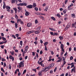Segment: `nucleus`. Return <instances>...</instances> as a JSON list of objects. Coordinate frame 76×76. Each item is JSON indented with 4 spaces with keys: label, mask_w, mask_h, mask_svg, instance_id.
Masks as SVG:
<instances>
[{
    "label": "nucleus",
    "mask_w": 76,
    "mask_h": 76,
    "mask_svg": "<svg viewBox=\"0 0 76 76\" xmlns=\"http://www.w3.org/2000/svg\"><path fill=\"white\" fill-rule=\"evenodd\" d=\"M42 53H43L42 51V50L40 51V54H42Z\"/></svg>",
    "instance_id": "nucleus-59"
},
{
    "label": "nucleus",
    "mask_w": 76,
    "mask_h": 76,
    "mask_svg": "<svg viewBox=\"0 0 76 76\" xmlns=\"http://www.w3.org/2000/svg\"><path fill=\"white\" fill-rule=\"evenodd\" d=\"M35 34H39V31H36L35 32Z\"/></svg>",
    "instance_id": "nucleus-24"
},
{
    "label": "nucleus",
    "mask_w": 76,
    "mask_h": 76,
    "mask_svg": "<svg viewBox=\"0 0 76 76\" xmlns=\"http://www.w3.org/2000/svg\"><path fill=\"white\" fill-rule=\"evenodd\" d=\"M34 43L36 45H37V44H38V42H37V41L35 42Z\"/></svg>",
    "instance_id": "nucleus-57"
},
{
    "label": "nucleus",
    "mask_w": 76,
    "mask_h": 76,
    "mask_svg": "<svg viewBox=\"0 0 76 76\" xmlns=\"http://www.w3.org/2000/svg\"><path fill=\"white\" fill-rule=\"evenodd\" d=\"M1 36H2V37H3V36H4V34L3 33H1Z\"/></svg>",
    "instance_id": "nucleus-62"
},
{
    "label": "nucleus",
    "mask_w": 76,
    "mask_h": 76,
    "mask_svg": "<svg viewBox=\"0 0 76 76\" xmlns=\"http://www.w3.org/2000/svg\"><path fill=\"white\" fill-rule=\"evenodd\" d=\"M47 44H48V42H45L44 44V45L45 46V45H47Z\"/></svg>",
    "instance_id": "nucleus-39"
},
{
    "label": "nucleus",
    "mask_w": 76,
    "mask_h": 76,
    "mask_svg": "<svg viewBox=\"0 0 76 76\" xmlns=\"http://www.w3.org/2000/svg\"><path fill=\"white\" fill-rule=\"evenodd\" d=\"M34 9L35 10H36V11H38V9L37 7H35Z\"/></svg>",
    "instance_id": "nucleus-35"
},
{
    "label": "nucleus",
    "mask_w": 76,
    "mask_h": 76,
    "mask_svg": "<svg viewBox=\"0 0 76 76\" xmlns=\"http://www.w3.org/2000/svg\"><path fill=\"white\" fill-rule=\"evenodd\" d=\"M76 26V25L74 24V23H73L72 24V26L73 27V28H74Z\"/></svg>",
    "instance_id": "nucleus-31"
},
{
    "label": "nucleus",
    "mask_w": 76,
    "mask_h": 76,
    "mask_svg": "<svg viewBox=\"0 0 76 76\" xmlns=\"http://www.w3.org/2000/svg\"><path fill=\"white\" fill-rule=\"evenodd\" d=\"M25 48L26 49H28V46H26L25 47Z\"/></svg>",
    "instance_id": "nucleus-60"
},
{
    "label": "nucleus",
    "mask_w": 76,
    "mask_h": 76,
    "mask_svg": "<svg viewBox=\"0 0 76 76\" xmlns=\"http://www.w3.org/2000/svg\"><path fill=\"white\" fill-rule=\"evenodd\" d=\"M20 45L22 46V44H23V42H22V41H20Z\"/></svg>",
    "instance_id": "nucleus-32"
},
{
    "label": "nucleus",
    "mask_w": 76,
    "mask_h": 76,
    "mask_svg": "<svg viewBox=\"0 0 76 76\" xmlns=\"http://www.w3.org/2000/svg\"><path fill=\"white\" fill-rule=\"evenodd\" d=\"M4 43V42H0V45H1V44H3Z\"/></svg>",
    "instance_id": "nucleus-55"
},
{
    "label": "nucleus",
    "mask_w": 76,
    "mask_h": 76,
    "mask_svg": "<svg viewBox=\"0 0 76 76\" xmlns=\"http://www.w3.org/2000/svg\"><path fill=\"white\" fill-rule=\"evenodd\" d=\"M54 35H58V33H54Z\"/></svg>",
    "instance_id": "nucleus-42"
},
{
    "label": "nucleus",
    "mask_w": 76,
    "mask_h": 76,
    "mask_svg": "<svg viewBox=\"0 0 76 76\" xmlns=\"http://www.w3.org/2000/svg\"><path fill=\"white\" fill-rule=\"evenodd\" d=\"M32 55L33 56H35V52H32Z\"/></svg>",
    "instance_id": "nucleus-34"
},
{
    "label": "nucleus",
    "mask_w": 76,
    "mask_h": 76,
    "mask_svg": "<svg viewBox=\"0 0 76 76\" xmlns=\"http://www.w3.org/2000/svg\"><path fill=\"white\" fill-rule=\"evenodd\" d=\"M5 8H6V5L4 4V5L3 7V9H5Z\"/></svg>",
    "instance_id": "nucleus-46"
},
{
    "label": "nucleus",
    "mask_w": 76,
    "mask_h": 76,
    "mask_svg": "<svg viewBox=\"0 0 76 76\" xmlns=\"http://www.w3.org/2000/svg\"><path fill=\"white\" fill-rule=\"evenodd\" d=\"M51 31H56V30L54 29L53 28H52L51 29Z\"/></svg>",
    "instance_id": "nucleus-33"
},
{
    "label": "nucleus",
    "mask_w": 76,
    "mask_h": 76,
    "mask_svg": "<svg viewBox=\"0 0 76 76\" xmlns=\"http://www.w3.org/2000/svg\"><path fill=\"white\" fill-rule=\"evenodd\" d=\"M1 70L2 72H3L4 73H5V71H4V70L3 69V68H1Z\"/></svg>",
    "instance_id": "nucleus-26"
},
{
    "label": "nucleus",
    "mask_w": 76,
    "mask_h": 76,
    "mask_svg": "<svg viewBox=\"0 0 76 76\" xmlns=\"http://www.w3.org/2000/svg\"><path fill=\"white\" fill-rule=\"evenodd\" d=\"M12 37H13L14 39H16V37H15V35H12Z\"/></svg>",
    "instance_id": "nucleus-47"
},
{
    "label": "nucleus",
    "mask_w": 76,
    "mask_h": 76,
    "mask_svg": "<svg viewBox=\"0 0 76 76\" xmlns=\"http://www.w3.org/2000/svg\"><path fill=\"white\" fill-rule=\"evenodd\" d=\"M35 23H38V20L37 19L35 21Z\"/></svg>",
    "instance_id": "nucleus-36"
},
{
    "label": "nucleus",
    "mask_w": 76,
    "mask_h": 76,
    "mask_svg": "<svg viewBox=\"0 0 76 76\" xmlns=\"http://www.w3.org/2000/svg\"><path fill=\"white\" fill-rule=\"evenodd\" d=\"M17 8L19 10H21L22 9V7H17Z\"/></svg>",
    "instance_id": "nucleus-14"
},
{
    "label": "nucleus",
    "mask_w": 76,
    "mask_h": 76,
    "mask_svg": "<svg viewBox=\"0 0 76 76\" xmlns=\"http://www.w3.org/2000/svg\"><path fill=\"white\" fill-rule=\"evenodd\" d=\"M61 49H63L64 48V45H63V44H62L61 45Z\"/></svg>",
    "instance_id": "nucleus-15"
},
{
    "label": "nucleus",
    "mask_w": 76,
    "mask_h": 76,
    "mask_svg": "<svg viewBox=\"0 0 76 76\" xmlns=\"http://www.w3.org/2000/svg\"><path fill=\"white\" fill-rule=\"evenodd\" d=\"M35 32L34 31H28L26 33L27 35H28L29 34H31V33H33V32Z\"/></svg>",
    "instance_id": "nucleus-3"
},
{
    "label": "nucleus",
    "mask_w": 76,
    "mask_h": 76,
    "mask_svg": "<svg viewBox=\"0 0 76 76\" xmlns=\"http://www.w3.org/2000/svg\"><path fill=\"white\" fill-rule=\"evenodd\" d=\"M62 61V58H60V59H58L56 61L57 63H58V62H61Z\"/></svg>",
    "instance_id": "nucleus-12"
},
{
    "label": "nucleus",
    "mask_w": 76,
    "mask_h": 76,
    "mask_svg": "<svg viewBox=\"0 0 76 76\" xmlns=\"http://www.w3.org/2000/svg\"><path fill=\"white\" fill-rule=\"evenodd\" d=\"M26 7L29 9H32V5H29L26 6Z\"/></svg>",
    "instance_id": "nucleus-7"
},
{
    "label": "nucleus",
    "mask_w": 76,
    "mask_h": 76,
    "mask_svg": "<svg viewBox=\"0 0 76 76\" xmlns=\"http://www.w3.org/2000/svg\"><path fill=\"white\" fill-rule=\"evenodd\" d=\"M51 19H53V20H56V19H55V18H54V17H52L51 18Z\"/></svg>",
    "instance_id": "nucleus-25"
},
{
    "label": "nucleus",
    "mask_w": 76,
    "mask_h": 76,
    "mask_svg": "<svg viewBox=\"0 0 76 76\" xmlns=\"http://www.w3.org/2000/svg\"><path fill=\"white\" fill-rule=\"evenodd\" d=\"M11 1L12 3H15V1H15V0H12Z\"/></svg>",
    "instance_id": "nucleus-30"
},
{
    "label": "nucleus",
    "mask_w": 76,
    "mask_h": 76,
    "mask_svg": "<svg viewBox=\"0 0 76 76\" xmlns=\"http://www.w3.org/2000/svg\"><path fill=\"white\" fill-rule=\"evenodd\" d=\"M42 70L41 71V72H39L38 73V75L39 76H42Z\"/></svg>",
    "instance_id": "nucleus-10"
},
{
    "label": "nucleus",
    "mask_w": 76,
    "mask_h": 76,
    "mask_svg": "<svg viewBox=\"0 0 76 76\" xmlns=\"http://www.w3.org/2000/svg\"><path fill=\"white\" fill-rule=\"evenodd\" d=\"M39 18H41L42 19H44V17L43 16L39 15Z\"/></svg>",
    "instance_id": "nucleus-21"
},
{
    "label": "nucleus",
    "mask_w": 76,
    "mask_h": 76,
    "mask_svg": "<svg viewBox=\"0 0 76 76\" xmlns=\"http://www.w3.org/2000/svg\"><path fill=\"white\" fill-rule=\"evenodd\" d=\"M54 63H53L51 65H50L49 67H48V68H51V67H53V66H54Z\"/></svg>",
    "instance_id": "nucleus-4"
},
{
    "label": "nucleus",
    "mask_w": 76,
    "mask_h": 76,
    "mask_svg": "<svg viewBox=\"0 0 76 76\" xmlns=\"http://www.w3.org/2000/svg\"><path fill=\"white\" fill-rule=\"evenodd\" d=\"M40 29H41V27L39 26L37 28V31H39V30H40Z\"/></svg>",
    "instance_id": "nucleus-19"
},
{
    "label": "nucleus",
    "mask_w": 76,
    "mask_h": 76,
    "mask_svg": "<svg viewBox=\"0 0 76 76\" xmlns=\"http://www.w3.org/2000/svg\"><path fill=\"white\" fill-rule=\"evenodd\" d=\"M15 36L17 38H18L19 37V34H15Z\"/></svg>",
    "instance_id": "nucleus-41"
},
{
    "label": "nucleus",
    "mask_w": 76,
    "mask_h": 76,
    "mask_svg": "<svg viewBox=\"0 0 76 76\" xmlns=\"http://www.w3.org/2000/svg\"><path fill=\"white\" fill-rule=\"evenodd\" d=\"M36 4L35 3H34L33 4V5L32 6V7H36Z\"/></svg>",
    "instance_id": "nucleus-13"
},
{
    "label": "nucleus",
    "mask_w": 76,
    "mask_h": 76,
    "mask_svg": "<svg viewBox=\"0 0 76 76\" xmlns=\"http://www.w3.org/2000/svg\"><path fill=\"white\" fill-rule=\"evenodd\" d=\"M17 5L18 6H27V4L26 3L23 2L22 3H20L19 4H18Z\"/></svg>",
    "instance_id": "nucleus-1"
},
{
    "label": "nucleus",
    "mask_w": 76,
    "mask_h": 76,
    "mask_svg": "<svg viewBox=\"0 0 76 76\" xmlns=\"http://www.w3.org/2000/svg\"><path fill=\"white\" fill-rule=\"evenodd\" d=\"M17 21H18L19 22H20L21 21V19H17Z\"/></svg>",
    "instance_id": "nucleus-49"
},
{
    "label": "nucleus",
    "mask_w": 76,
    "mask_h": 76,
    "mask_svg": "<svg viewBox=\"0 0 76 76\" xmlns=\"http://www.w3.org/2000/svg\"><path fill=\"white\" fill-rule=\"evenodd\" d=\"M45 51H47V50H48V49H47V47L46 46H45Z\"/></svg>",
    "instance_id": "nucleus-51"
},
{
    "label": "nucleus",
    "mask_w": 76,
    "mask_h": 76,
    "mask_svg": "<svg viewBox=\"0 0 76 76\" xmlns=\"http://www.w3.org/2000/svg\"><path fill=\"white\" fill-rule=\"evenodd\" d=\"M57 67H55V69L54 70V72H56V70H57Z\"/></svg>",
    "instance_id": "nucleus-40"
},
{
    "label": "nucleus",
    "mask_w": 76,
    "mask_h": 76,
    "mask_svg": "<svg viewBox=\"0 0 76 76\" xmlns=\"http://www.w3.org/2000/svg\"><path fill=\"white\" fill-rule=\"evenodd\" d=\"M28 51V50L27 49H25L24 51V53H26Z\"/></svg>",
    "instance_id": "nucleus-53"
},
{
    "label": "nucleus",
    "mask_w": 76,
    "mask_h": 76,
    "mask_svg": "<svg viewBox=\"0 0 76 76\" xmlns=\"http://www.w3.org/2000/svg\"><path fill=\"white\" fill-rule=\"evenodd\" d=\"M13 9H14V10H15V13H17V9H16V8H13Z\"/></svg>",
    "instance_id": "nucleus-16"
},
{
    "label": "nucleus",
    "mask_w": 76,
    "mask_h": 76,
    "mask_svg": "<svg viewBox=\"0 0 76 76\" xmlns=\"http://www.w3.org/2000/svg\"><path fill=\"white\" fill-rule=\"evenodd\" d=\"M11 65H9V69H11Z\"/></svg>",
    "instance_id": "nucleus-43"
},
{
    "label": "nucleus",
    "mask_w": 76,
    "mask_h": 76,
    "mask_svg": "<svg viewBox=\"0 0 76 76\" xmlns=\"http://www.w3.org/2000/svg\"><path fill=\"white\" fill-rule=\"evenodd\" d=\"M70 26V25H67L66 27L65 28V30H66H66H67V29H68L69 28Z\"/></svg>",
    "instance_id": "nucleus-5"
},
{
    "label": "nucleus",
    "mask_w": 76,
    "mask_h": 76,
    "mask_svg": "<svg viewBox=\"0 0 76 76\" xmlns=\"http://www.w3.org/2000/svg\"><path fill=\"white\" fill-rule=\"evenodd\" d=\"M68 1V0H65V1L64 2L65 4H67V2Z\"/></svg>",
    "instance_id": "nucleus-50"
},
{
    "label": "nucleus",
    "mask_w": 76,
    "mask_h": 76,
    "mask_svg": "<svg viewBox=\"0 0 76 76\" xmlns=\"http://www.w3.org/2000/svg\"><path fill=\"white\" fill-rule=\"evenodd\" d=\"M2 61H6V60L4 58H2Z\"/></svg>",
    "instance_id": "nucleus-45"
},
{
    "label": "nucleus",
    "mask_w": 76,
    "mask_h": 76,
    "mask_svg": "<svg viewBox=\"0 0 76 76\" xmlns=\"http://www.w3.org/2000/svg\"><path fill=\"white\" fill-rule=\"evenodd\" d=\"M71 15L72 17V18H75V14H71Z\"/></svg>",
    "instance_id": "nucleus-17"
},
{
    "label": "nucleus",
    "mask_w": 76,
    "mask_h": 76,
    "mask_svg": "<svg viewBox=\"0 0 76 76\" xmlns=\"http://www.w3.org/2000/svg\"><path fill=\"white\" fill-rule=\"evenodd\" d=\"M4 45H1V48H4Z\"/></svg>",
    "instance_id": "nucleus-52"
},
{
    "label": "nucleus",
    "mask_w": 76,
    "mask_h": 76,
    "mask_svg": "<svg viewBox=\"0 0 76 76\" xmlns=\"http://www.w3.org/2000/svg\"><path fill=\"white\" fill-rule=\"evenodd\" d=\"M66 10H65L63 11V12L64 13V14H65V13H66Z\"/></svg>",
    "instance_id": "nucleus-37"
},
{
    "label": "nucleus",
    "mask_w": 76,
    "mask_h": 76,
    "mask_svg": "<svg viewBox=\"0 0 76 76\" xmlns=\"http://www.w3.org/2000/svg\"><path fill=\"white\" fill-rule=\"evenodd\" d=\"M59 38L60 39V40H62L63 39V37L61 36H60Z\"/></svg>",
    "instance_id": "nucleus-28"
},
{
    "label": "nucleus",
    "mask_w": 76,
    "mask_h": 76,
    "mask_svg": "<svg viewBox=\"0 0 76 76\" xmlns=\"http://www.w3.org/2000/svg\"><path fill=\"white\" fill-rule=\"evenodd\" d=\"M27 26L28 27H30L32 26V23H28L27 24Z\"/></svg>",
    "instance_id": "nucleus-9"
},
{
    "label": "nucleus",
    "mask_w": 76,
    "mask_h": 76,
    "mask_svg": "<svg viewBox=\"0 0 76 76\" xmlns=\"http://www.w3.org/2000/svg\"><path fill=\"white\" fill-rule=\"evenodd\" d=\"M74 63H72L71 64H70V65H71V64H72V66H71V68H72V67H74V66H75V65L74 64H73Z\"/></svg>",
    "instance_id": "nucleus-20"
},
{
    "label": "nucleus",
    "mask_w": 76,
    "mask_h": 76,
    "mask_svg": "<svg viewBox=\"0 0 76 76\" xmlns=\"http://www.w3.org/2000/svg\"><path fill=\"white\" fill-rule=\"evenodd\" d=\"M66 61H64V62H63V64L64 65L66 64Z\"/></svg>",
    "instance_id": "nucleus-56"
},
{
    "label": "nucleus",
    "mask_w": 76,
    "mask_h": 76,
    "mask_svg": "<svg viewBox=\"0 0 76 76\" xmlns=\"http://www.w3.org/2000/svg\"><path fill=\"white\" fill-rule=\"evenodd\" d=\"M10 53L12 55H14V52L13 51H12V52L10 51Z\"/></svg>",
    "instance_id": "nucleus-29"
},
{
    "label": "nucleus",
    "mask_w": 76,
    "mask_h": 76,
    "mask_svg": "<svg viewBox=\"0 0 76 76\" xmlns=\"http://www.w3.org/2000/svg\"><path fill=\"white\" fill-rule=\"evenodd\" d=\"M6 9L9 10V9H10V7L8 6H7L6 7Z\"/></svg>",
    "instance_id": "nucleus-18"
},
{
    "label": "nucleus",
    "mask_w": 76,
    "mask_h": 76,
    "mask_svg": "<svg viewBox=\"0 0 76 76\" xmlns=\"http://www.w3.org/2000/svg\"><path fill=\"white\" fill-rule=\"evenodd\" d=\"M24 61H22L20 62V64L19 65V68H20L21 67H23L24 66Z\"/></svg>",
    "instance_id": "nucleus-2"
},
{
    "label": "nucleus",
    "mask_w": 76,
    "mask_h": 76,
    "mask_svg": "<svg viewBox=\"0 0 76 76\" xmlns=\"http://www.w3.org/2000/svg\"><path fill=\"white\" fill-rule=\"evenodd\" d=\"M6 63H4V67H6Z\"/></svg>",
    "instance_id": "nucleus-61"
},
{
    "label": "nucleus",
    "mask_w": 76,
    "mask_h": 76,
    "mask_svg": "<svg viewBox=\"0 0 76 76\" xmlns=\"http://www.w3.org/2000/svg\"><path fill=\"white\" fill-rule=\"evenodd\" d=\"M20 23L22 24V25H23V22L22 21H21Z\"/></svg>",
    "instance_id": "nucleus-58"
},
{
    "label": "nucleus",
    "mask_w": 76,
    "mask_h": 76,
    "mask_svg": "<svg viewBox=\"0 0 76 76\" xmlns=\"http://www.w3.org/2000/svg\"><path fill=\"white\" fill-rule=\"evenodd\" d=\"M25 11L26 12V13H25L26 16H28V15H29V13H28V12L27 11H26V10H25Z\"/></svg>",
    "instance_id": "nucleus-11"
},
{
    "label": "nucleus",
    "mask_w": 76,
    "mask_h": 76,
    "mask_svg": "<svg viewBox=\"0 0 76 76\" xmlns=\"http://www.w3.org/2000/svg\"><path fill=\"white\" fill-rule=\"evenodd\" d=\"M47 69H50V68H48V67L47 68H45V69L44 70H42V71L43 72H47V70H48Z\"/></svg>",
    "instance_id": "nucleus-8"
},
{
    "label": "nucleus",
    "mask_w": 76,
    "mask_h": 76,
    "mask_svg": "<svg viewBox=\"0 0 76 76\" xmlns=\"http://www.w3.org/2000/svg\"><path fill=\"white\" fill-rule=\"evenodd\" d=\"M73 56H71L70 57V60H73Z\"/></svg>",
    "instance_id": "nucleus-44"
},
{
    "label": "nucleus",
    "mask_w": 76,
    "mask_h": 76,
    "mask_svg": "<svg viewBox=\"0 0 76 76\" xmlns=\"http://www.w3.org/2000/svg\"><path fill=\"white\" fill-rule=\"evenodd\" d=\"M26 70H25L23 72V75L24 74H25V73H26Z\"/></svg>",
    "instance_id": "nucleus-38"
},
{
    "label": "nucleus",
    "mask_w": 76,
    "mask_h": 76,
    "mask_svg": "<svg viewBox=\"0 0 76 76\" xmlns=\"http://www.w3.org/2000/svg\"><path fill=\"white\" fill-rule=\"evenodd\" d=\"M2 39L3 41H6V39L4 37H2Z\"/></svg>",
    "instance_id": "nucleus-27"
},
{
    "label": "nucleus",
    "mask_w": 76,
    "mask_h": 76,
    "mask_svg": "<svg viewBox=\"0 0 76 76\" xmlns=\"http://www.w3.org/2000/svg\"><path fill=\"white\" fill-rule=\"evenodd\" d=\"M56 16H58V17H59V18H61V16H60V14H57L56 15Z\"/></svg>",
    "instance_id": "nucleus-22"
},
{
    "label": "nucleus",
    "mask_w": 76,
    "mask_h": 76,
    "mask_svg": "<svg viewBox=\"0 0 76 76\" xmlns=\"http://www.w3.org/2000/svg\"><path fill=\"white\" fill-rule=\"evenodd\" d=\"M11 23H15V21L12 20L11 21Z\"/></svg>",
    "instance_id": "nucleus-54"
},
{
    "label": "nucleus",
    "mask_w": 76,
    "mask_h": 76,
    "mask_svg": "<svg viewBox=\"0 0 76 76\" xmlns=\"http://www.w3.org/2000/svg\"><path fill=\"white\" fill-rule=\"evenodd\" d=\"M50 33L51 35H54V34H53V32H50Z\"/></svg>",
    "instance_id": "nucleus-64"
},
{
    "label": "nucleus",
    "mask_w": 76,
    "mask_h": 76,
    "mask_svg": "<svg viewBox=\"0 0 76 76\" xmlns=\"http://www.w3.org/2000/svg\"><path fill=\"white\" fill-rule=\"evenodd\" d=\"M72 5H70L68 7V8L70 9V7H71Z\"/></svg>",
    "instance_id": "nucleus-48"
},
{
    "label": "nucleus",
    "mask_w": 76,
    "mask_h": 76,
    "mask_svg": "<svg viewBox=\"0 0 76 76\" xmlns=\"http://www.w3.org/2000/svg\"><path fill=\"white\" fill-rule=\"evenodd\" d=\"M15 28H18V24L16 23H15Z\"/></svg>",
    "instance_id": "nucleus-23"
},
{
    "label": "nucleus",
    "mask_w": 76,
    "mask_h": 76,
    "mask_svg": "<svg viewBox=\"0 0 76 76\" xmlns=\"http://www.w3.org/2000/svg\"><path fill=\"white\" fill-rule=\"evenodd\" d=\"M73 72H74V73H75L76 72V70H75V67H74L73 69H72L71 70V73H73Z\"/></svg>",
    "instance_id": "nucleus-6"
},
{
    "label": "nucleus",
    "mask_w": 76,
    "mask_h": 76,
    "mask_svg": "<svg viewBox=\"0 0 76 76\" xmlns=\"http://www.w3.org/2000/svg\"><path fill=\"white\" fill-rule=\"evenodd\" d=\"M12 57H12L11 56H10H10L9 58L10 59H11Z\"/></svg>",
    "instance_id": "nucleus-63"
}]
</instances>
